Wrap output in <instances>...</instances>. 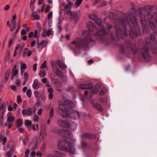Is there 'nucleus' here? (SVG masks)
Returning a JSON list of instances; mask_svg holds the SVG:
<instances>
[{"instance_id":"6e6552de","label":"nucleus","mask_w":157,"mask_h":157,"mask_svg":"<svg viewBox=\"0 0 157 157\" xmlns=\"http://www.w3.org/2000/svg\"><path fill=\"white\" fill-rule=\"evenodd\" d=\"M142 53L145 60L147 61L150 59L151 57L147 47H145L143 48Z\"/></svg>"},{"instance_id":"4be33fe9","label":"nucleus","mask_w":157,"mask_h":157,"mask_svg":"<svg viewBox=\"0 0 157 157\" xmlns=\"http://www.w3.org/2000/svg\"><path fill=\"white\" fill-rule=\"evenodd\" d=\"M53 90L52 88H50L49 89H48V92L49 93L48 95L49 98L50 100H51L53 98Z\"/></svg>"},{"instance_id":"5701e85b","label":"nucleus","mask_w":157,"mask_h":157,"mask_svg":"<svg viewBox=\"0 0 157 157\" xmlns=\"http://www.w3.org/2000/svg\"><path fill=\"white\" fill-rule=\"evenodd\" d=\"M32 16L34 20H37L40 19V16L38 15L37 12H33Z\"/></svg>"},{"instance_id":"4c0bfd02","label":"nucleus","mask_w":157,"mask_h":157,"mask_svg":"<svg viewBox=\"0 0 157 157\" xmlns=\"http://www.w3.org/2000/svg\"><path fill=\"white\" fill-rule=\"evenodd\" d=\"M89 17L90 19H92L93 20H94L95 21L97 18V17L96 15L94 14H91L89 15Z\"/></svg>"},{"instance_id":"2f4dec72","label":"nucleus","mask_w":157,"mask_h":157,"mask_svg":"<svg viewBox=\"0 0 157 157\" xmlns=\"http://www.w3.org/2000/svg\"><path fill=\"white\" fill-rule=\"evenodd\" d=\"M18 73V71L17 70H12V77L11 79H13L14 78V77L17 75Z\"/></svg>"},{"instance_id":"412c9836","label":"nucleus","mask_w":157,"mask_h":157,"mask_svg":"<svg viewBox=\"0 0 157 157\" xmlns=\"http://www.w3.org/2000/svg\"><path fill=\"white\" fill-rule=\"evenodd\" d=\"M7 140L6 137H3L2 135V133H1L0 135V142H2L3 145H5Z\"/></svg>"},{"instance_id":"9b49d317","label":"nucleus","mask_w":157,"mask_h":157,"mask_svg":"<svg viewBox=\"0 0 157 157\" xmlns=\"http://www.w3.org/2000/svg\"><path fill=\"white\" fill-rule=\"evenodd\" d=\"M50 63L54 71L55 72L56 74L57 75H59L61 72L60 70L57 68L56 64L55 62L54 61H52Z\"/></svg>"},{"instance_id":"c9c22d12","label":"nucleus","mask_w":157,"mask_h":157,"mask_svg":"<svg viewBox=\"0 0 157 157\" xmlns=\"http://www.w3.org/2000/svg\"><path fill=\"white\" fill-rule=\"evenodd\" d=\"M58 66H59V67L60 68L63 69H64L67 67V66L65 64H63V63H61L60 62H59L58 63Z\"/></svg>"},{"instance_id":"7c9ffc66","label":"nucleus","mask_w":157,"mask_h":157,"mask_svg":"<svg viewBox=\"0 0 157 157\" xmlns=\"http://www.w3.org/2000/svg\"><path fill=\"white\" fill-rule=\"evenodd\" d=\"M82 35L84 36H86V38H89L90 36L89 32L86 31H84L83 32Z\"/></svg>"},{"instance_id":"49530a36","label":"nucleus","mask_w":157,"mask_h":157,"mask_svg":"<svg viewBox=\"0 0 157 157\" xmlns=\"http://www.w3.org/2000/svg\"><path fill=\"white\" fill-rule=\"evenodd\" d=\"M43 109L42 108H39L37 109V114L38 115L40 116L42 114Z\"/></svg>"},{"instance_id":"4468645a","label":"nucleus","mask_w":157,"mask_h":157,"mask_svg":"<svg viewBox=\"0 0 157 157\" xmlns=\"http://www.w3.org/2000/svg\"><path fill=\"white\" fill-rule=\"evenodd\" d=\"M33 113V109L29 107L27 109H24L22 111V114L24 115H27L28 116L31 115Z\"/></svg>"},{"instance_id":"79ce46f5","label":"nucleus","mask_w":157,"mask_h":157,"mask_svg":"<svg viewBox=\"0 0 157 157\" xmlns=\"http://www.w3.org/2000/svg\"><path fill=\"white\" fill-rule=\"evenodd\" d=\"M26 94L28 98H30L32 95V92L31 90L30 89H28L26 92Z\"/></svg>"},{"instance_id":"c03bdc74","label":"nucleus","mask_w":157,"mask_h":157,"mask_svg":"<svg viewBox=\"0 0 157 157\" xmlns=\"http://www.w3.org/2000/svg\"><path fill=\"white\" fill-rule=\"evenodd\" d=\"M46 63L47 61L46 60H45L44 63H42L41 65L40 66V68L43 69L45 67L47 66Z\"/></svg>"},{"instance_id":"7ed1b4c3","label":"nucleus","mask_w":157,"mask_h":157,"mask_svg":"<svg viewBox=\"0 0 157 157\" xmlns=\"http://www.w3.org/2000/svg\"><path fill=\"white\" fill-rule=\"evenodd\" d=\"M58 147L61 150H67L70 155L74 154L75 153L76 149L74 148V145L71 143L67 142L64 139L59 141Z\"/></svg>"},{"instance_id":"603ef678","label":"nucleus","mask_w":157,"mask_h":157,"mask_svg":"<svg viewBox=\"0 0 157 157\" xmlns=\"http://www.w3.org/2000/svg\"><path fill=\"white\" fill-rule=\"evenodd\" d=\"M53 34L52 31L51 29H48L47 32V36H49L50 35H52Z\"/></svg>"},{"instance_id":"774afa93","label":"nucleus","mask_w":157,"mask_h":157,"mask_svg":"<svg viewBox=\"0 0 157 157\" xmlns=\"http://www.w3.org/2000/svg\"><path fill=\"white\" fill-rule=\"evenodd\" d=\"M107 3L105 1H103L102 2L100 3V6L102 7L106 5Z\"/></svg>"},{"instance_id":"4d7b16f0","label":"nucleus","mask_w":157,"mask_h":157,"mask_svg":"<svg viewBox=\"0 0 157 157\" xmlns=\"http://www.w3.org/2000/svg\"><path fill=\"white\" fill-rule=\"evenodd\" d=\"M36 25L38 28V30L40 31L41 29V25L39 22H36Z\"/></svg>"},{"instance_id":"6e6d98bb","label":"nucleus","mask_w":157,"mask_h":157,"mask_svg":"<svg viewBox=\"0 0 157 157\" xmlns=\"http://www.w3.org/2000/svg\"><path fill=\"white\" fill-rule=\"evenodd\" d=\"M24 80H28V74L27 72H25L24 73Z\"/></svg>"},{"instance_id":"bb28decb","label":"nucleus","mask_w":157,"mask_h":157,"mask_svg":"<svg viewBox=\"0 0 157 157\" xmlns=\"http://www.w3.org/2000/svg\"><path fill=\"white\" fill-rule=\"evenodd\" d=\"M54 154L56 157H64V155L59 152L58 151H55L54 152Z\"/></svg>"},{"instance_id":"338daca9","label":"nucleus","mask_w":157,"mask_h":157,"mask_svg":"<svg viewBox=\"0 0 157 157\" xmlns=\"http://www.w3.org/2000/svg\"><path fill=\"white\" fill-rule=\"evenodd\" d=\"M81 147L82 148H84L87 147V144L85 143L82 142L81 143Z\"/></svg>"},{"instance_id":"3c124183","label":"nucleus","mask_w":157,"mask_h":157,"mask_svg":"<svg viewBox=\"0 0 157 157\" xmlns=\"http://www.w3.org/2000/svg\"><path fill=\"white\" fill-rule=\"evenodd\" d=\"M25 124L26 126H30L31 125L32 122L29 120H26L25 122Z\"/></svg>"},{"instance_id":"37998d69","label":"nucleus","mask_w":157,"mask_h":157,"mask_svg":"<svg viewBox=\"0 0 157 157\" xmlns=\"http://www.w3.org/2000/svg\"><path fill=\"white\" fill-rule=\"evenodd\" d=\"M54 114V110L53 108H52L50 110V113H49V118H51L53 116Z\"/></svg>"},{"instance_id":"cd10ccee","label":"nucleus","mask_w":157,"mask_h":157,"mask_svg":"<svg viewBox=\"0 0 157 157\" xmlns=\"http://www.w3.org/2000/svg\"><path fill=\"white\" fill-rule=\"evenodd\" d=\"M10 73V70H7L6 71L5 74V81L6 82L8 80Z\"/></svg>"},{"instance_id":"c756f323","label":"nucleus","mask_w":157,"mask_h":157,"mask_svg":"<svg viewBox=\"0 0 157 157\" xmlns=\"http://www.w3.org/2000/svg\"><path fill=\"white\" fill-rule=\"evenodd\" d=\"M37 147V144L36 142L32 143L30 145L31 149L33 150L36 149Z\"/></svg>"},{"instance_id":"ddd939ff","label":"nucleus","mask_w":157,"mask_h":157,"mask_svg":"<svg viewBox=\"0 0 157 157\" xmlns=\"http://www.w3.org/2000/svg\"><path fill=\"white\" fill-rule=\"evenodd\" d=\"M57 124L60 126L65 128L68 127V123L67 121L62 120H59L57 121Z\"/></svg>"},{"instance_id":"5fc2aeb1","label":"nucleus","mask_w":157,"mask_h":157,"mask_svg":"<svg viewBox=\"0 0 157 157\" xmlns=\"http://www.w3.org/2000/svg\"><path fill=\"white\" fill-rule=\"evenodd\" d=\"M40 94V93L37 91H35L34 92V95L36 98H38L39 97Z\"/></svg>"},{"instance_id":"0eeeda50","label":"nucleus","mask_w":157,"mask_h":157,"mask_svg":"<svg viewBox=\"0 0 157 157\" xmlns=\"http://www.w3.org/2000/svg\"><path fill=\"white\" fill-rule=\"evenodd\" d=\"M59 134L62 137L67 138H71L72 136V134L70 131L64 129L59 130Z\"/></svg>"},{"instance_id":"e433bc0d","label":"nucleus","mask_w":157,"mask_h":157,"mask_svg":"<svg viewBox=\"0 0 157 157\" xmlns=\"http://www.w3.org/2000/svg\"><path fill=\"white\" fill-rule=\"evenodd\" d=\"M39 76L41 78H43L45 77L46 75V72L45 71H40L39 74Z\"/></svg>"},{"instance_id":"e2e57ef3","label":"nucleus","mask_w":157,"mask_h":157,"mask_svg":"<svg viewBox=\"0 0 157 157\" xmlns=\"http://www.w3.org/2000/svg\"><path fill=\"white\" fill-rule=\"evenodd\" d=\"M10 30L11 31H12L14 30V29H15V25H10Z\"/></svg>"},{"instance_id":"473e14b6","label":"nucleus","mask_w":157,"mask_h":157,"mask_svg":"<svg viewBox=\"0 0 157 157\" xmlns=\"http://www.w3.org/2000/svg\"><path fill=\"white\" fill-rule=\"evenodd\" d=\"M82 2V0H76L75 2V5L76 7H78Z\"/></svg>"},{"instance_id":"1a4fd4ad","label":"nucleus","mask_w":157,"mask_h":157,"mask_svg":"<svg viewBox=\"0 0 157 157\" xmlns=\"http://www.w3.org/2000/svg\"><path fill=\"white\" fill-rule=\"evenodd\" d=\"M15 117L12 116V113L8 112L7 114V121L9 122L8 127L10 128L12 126V123L14 121Z\"/></svg>"},{"instance_id":"69168bd1","label":"nucleus","mask_w":157,"mask_h":157,"mask_svg":"<svg viewBox=\"0 0 157 157\" xmlns=\"http://www.w3.org/2000/svg\"><path fill=\"white\" fill-rule=\"evenodd\" d=\"M100 87V86L99 84H98L96 85L95 87L96 88V92H97L98 91Z\"/></svg>"},{"instance_id":"20e7f679","label":"nucleus","mask_w":157,"mask_h":157,"mask_svg":"<svg viewBox=\"0 0 157 157\" xmlns=\"http://www.w3.org/2000/svg\"><path fill=\"white\" fill-rule=\"evenodd\" d=\"M112 28V26L109 25L105 23H104L101 27V29L99 30L96 32L95 36H99V38L98 40H100L103 42L104 40V37H101V36L104 35H108V32L109 31L110 29Z\"/></svg>"},{"instance_id":"aec40b11","label":"nucleus","mask_w":157,"mask_h":157,"mask_svg":"<svg viewBox=\"0 0 157 157\" xmlns=\"http://www.w3.org/2000/svg\"><path fill=\"white\" fill-rule=\"evenodd\" d=\"M77 127V124L73 122L70 125L68 124V128L71 129L72 131H74L76 130Z\"/></svg>"},{"instance_id":"6ab92c4d","label":"nucleus","mask_w":157,"mask_h":157,"mask_svg":"<svg viewBox=\"0 0 157 157\" xmlns=\"http://www.w3.org/2000/svg\"><path fill=\"white\" fill-rule=\"evenodd\" d=\"M32 86L33 89L35 90L38 89L39 88L40 86L38 79H35L34 80Z\"/></svg>"},{"instance_id":"2eb2a0df","label":"nucleus","mask_w":157,"mask_h":157,"mask_svg":"<svg viewBox=\"0 0 157 157\" xmlns=\"http://www.w3.org/2000/svg\"><path fill=\"white\" fill-rule=\"evenodd\" d=\"M48 43V41L46 40H42L40 43L37 42V48L39 49H42L46 46Z\"/></svg>"},{"instance_id":"b1692460","label":"nucleus","mask_w":157,"mask_h":157,"mask_svg":"<svg viewBox=\"0 0 157 157\" xmlns=\"http://www.w3.org/2000/svg\"><path fill=\"white\" fill-rule=\"evenodd\" d=\"M93 106L97 109L100 111H102L103 110V109L101 107V105L98 103L95 104H92Z\"/></svg>"},{"instance_id":"dca6fc26","label":"nucleus","mask_w":157,"mask_h":157,"mask_svg":"<svg viewBox=\"0 0 157 157\" xmlns=\"http://www.w3.org/2000/svg\"><path fill=\"white\" fill-rule=\"evenodd\" d=\"M37 101V104L38 106H41L44 103L45 98L44 95L41 94L40 95L38 98Z\"/></svg>"},{"instance_id":"f3484780","label":"nucleus","mask_w":157,"mask_h":157,"mask_svg":"<svg viewBox=\"0 0 157 157\" xmlns=\"http://www.w3.org/2000/svg\"><path fill=\"white\" fill-rule=\"evenodd\" d=\"M51 81L52 83L55 84V86L57 87H60L61 86V82L57 79L52 78Z\"/></svg>"},{"instance_id":"39448f33","label":"nucleus","mask_w":157,"mask_h":157,"mask_svg":"<svg viewBox=\"0 0 157 157\" xmlns=\"http://www.w3.org/2000/svg\"><path fill=\"white\" fill-rule=\"evenodd\" d=\"M146 12V11L145 10H144L143 11V13L141 14L140 13V12H139L140 14L139 15H137V16H139L140 17V20L141 21V24L142 25V29L143 31L144 32H146L147 33L149 31L148 28L146 26L147 22L146 21V16L145 14H143Z\"/></svg>"},{"instance_id":"58836bf2","label":"nucleus","mask_w":157,"mask_h":157,"mask_svg":"<svg viewBox=\"0 0 157 157\" xmlns=\"http://www.w3.org/2000/svg\"><path fill=\"white\" fill-rule=\"evenodd\" d=\"M149 25L151 29L152 30H155V26L153 22H149Z\"/></svg>"},{"instance_id":"f257e3e1","label":"nucleus","mask_w":157,"mask_h":157,"mask_svg":"<svg viewBox=\"0 0 157 157\" xmlns=\"http://www.w3.org/2000/svg\"><path fill=\"white\" fill-rule=\"evenodd\" d=\"M130 23H128V19H124V20L118 21V24L115 25V28L117 31L116 36L118 38H123L125 35H128V33L126 29V25H130L131 31L129 34L130 36L132 38H135L138 36L137 30L138 29L136 17L132 16L130 18Z\"/></svg>"},{"instance_id":"13d9d810","label":"nucleus","mask_w":157,"mask_h":157,"mask_svg":"<svg viewBox=\"0 0 157 157\" xmlns=\"http://www.w3.org/2000/svg\"><path fill=\"white\" fill-rule=\"evenodd\" d=\"M52 12L51 11L50 12L48 15V19L51 20L52 19Z\"/></svg>"},{"instance_id":"9d476101","label":"nucleus","mask_w":157,"mask_h":157,"mask_svg":"<svg viewBox=\"0 0 157 157\" xmlns=\"http://www.w3.org/2000/svg\"><path fill=\"white\" fill-rule=\"evenodd\" d=\"M85 40H82L80 38H77L72 41L71 44H74L76 47L79 48L82 45L84 44Z\"/></svg>"},{"instance_id":"f03ea898","label":"nucleus","mask_w":157,"mask_h":157,"mask_svg":"<svg viewBox=\"0 0 157 157\" xmlns=\"http://www.w3.org/2000/svg\"><path fill=\"white\" fill-rule=\"evenodd\" d=\"M66 102L67 101H65L63 103L61 101L59 102V109L62 112L61 113L62 116L66 118L70 116L72 118L75 119L79 118V114L78 112L77 111H72L70 115L68 113V109L66 108Z\"/></svg>"},{"instance_id":"680f3d73","label":"nucleus","mask_w":157,"mask_h":157,"mask_svg":"<svg viewBox=\"0 0 157 157\" xmlns=\"http://www.w3.org/2000/svg\"><path fill=\"white\" fill-rule=\"evenodd\" d=\"M4 114H1L0 115V122L1 124H2L3 123V121L4 120Z\"/></svg>"},{"instance_id":"de8ad7c7","label":"nucleus","mask_w":157,"mask_h":157,"mask_svg":"<svg viewBox=\"0 0 157 157\" xmlns=\"http://www.w3.org/2000/svg\"><path fill=\"white\" fill-rule=\"evenodd\" d=\"M28 141L29 139L28 137L25 138L23 140V142L24 145H26L28 143Z\"/></svg>"},{"instance_id":"393cba45","label":"nucleus","mask_w":157,"mask_h":157,"mask_svg":"<svg viewBox=\"0 0 157 157\" xmlns=\"http://www.w3.org/2000/svg\"><path fill=\"white\" fill-rule=\"evenodd\" d=\"M22 120L18 119L16 121L15 125L17 128L20 127L22 125Z\"/></svg>"},{"instance_id":"a878e982","label":"nucleus","mask_w":157,"mask_h":157,"mask_svg":"<svg viewBox=\"0 0 157 157\" xmlns=\"http://www.w3.org/2000/svg\"><path fill=\"white\" fill-rule=\"evenodd\" d=\"M13 154V151L12 149L10 148L9 151H8L6 154V156L7 157H11Z\"/></svg>"},{"instance_id":"a211bd4d","label":"nucleus","mask_w":157,"mask_h":157,"mask_svg":"<svg viewBox=\"0 0 157 157\" xmlns=\"http://www.w3.org/2000/svg\"><path fill=\"white\" fill-rule=\"evenodd\" d=\"M81 137L83 139H92L94 137V136L90 133H83L81 135Z\"/></svg>"},{"instance_id":"72a5a7b5","label":"nucleus","mask_w":157,"mask_h":157,"mask_svg":"<svg viewBox=\"0 0 157 157\" xmlns=\"http://www.w3.org/2000/svg\"><path fill=\"white\" fill-rule=\"evenodd\" d=\"M21 25V22L20 20H19L18 21L17 23V26H18V28L17 29L15 33L13 35V36L14 37L15 36L16 33L18 32L19 30L20 29V26Z\"/></svg>"},{"instance_id":"bf43d9fd","label":"nucleus","mask_w":157,"mask_h":157,"mask_svg":"<svg viewBox=\"0 0 157 157\" xmlns=\"http://www.w3.org/2000/svg\"><path fill=\"white\" fill-rule=\"evenodd\" d=\"M17 101L18 103H20L22 102V100L21 99V96L19 95L17 96Z\"/></svg>"},{"instance_id":"0e129e2a","label":"nucleus","mask_w":157,"mask_h":157,"mask_svg":"<svg viewBox=\"0 0 157 157\" xmlns=\"http://www.w3.org/2000/svg\"><path fill=\"white\" fill-rule=\"evenodd\" d=\"M21 83V81L20 79H18L16 80V84L17 86H19Z\"/></svg>"},{"instance_id":"ea45409f","label":"nucleus","mask_w":157,"mask_h":157,"mask_svg":"<svg viewBox=\"0 0 157 157\" xmlns=\"http://www.w3.org/2000/svg\"><path fill=\"white\" fill-rule=\"evenodd\" d=\"M90 24V23L89 24H87V27L89 29V30L90 31L92 32L93 30L94 27L92 25Z\"/></svg>"},{"instance_id":"f8f14e48","label":"nucleus","mask_w":157,"mask_h":157,"mask_svg":"<svg viewBox=\"0 0 157 157\" xmlns=\"http://www.w3.org/2000/svg\"><path fill=\"white\" fill-rule=\"evenodd\" d=\"M93 86L92 82L86 84H80L78 85V87L81 89H89L91 88Z\"/></svg>"},{"instance_id":"f704fd0d","label":"nucleus","mask_w":157,"mask_h":157,"mask_svg":"<svg viewBox=\"0 0 157 157\" xmlns=\"http://www.w3.org/2000/svg\"><path fill=\"white\" fill-rule=\"evenodd\" d=\"M107 89L106 88L104 87L102 88L101 90L99 93L100 95H103L107 92Z\"/></svg>"},{"instance_id":"864d4df0","label":"nucleus","mask_w":157,"mask_h":157,"mask_svg":"<svg viewBox=\"0 0 157 157\" xmlns=\"http://www.w3.org/2000/svg\"><path fill=\"white\" fill-rule=\"evenodd\" d=\"M21 69H25L26 68V64L21 63Z\"/></svg>"},{"instance_id":"423d86ee","label":"nucleus","mask_w":157,"mask_h":157,"mask_svg":"<svg viewBox=\"0 0 157 157\" xmlns=\"http://www.w3.org/2000/svg\"><path fill=\"white\" fill-rule=\"evenodd\" d=\"M67 15L70 16L71 20L73 21L75 24L77 23L80 18L81 14L80 11L77 12H73L69 10L67 12Z\"/></svg>"},{"instance_id":"8fccbe9b","label":"nucleus","mask_w":157,"mask_h":157,"mask_svg":"<svg viewBox=\"0 0 157 157\" xmlns=\"http://www.w3.org/2000/svg\"><path fill=\"white\" fill-rule=\"evenodd\" d=\"M63 5L64 6V8L65 9L71 8L72 7V6H70L68 4H66L65 3H63Z\"/></svg>"},{"instance_id":"a19ab883","label":"nucleus","mask_w":157,"mask_h":157,"mask_svg":"<svg viewBox=\"0 0 157 157\" xmlns=\"http://www.w3.org/2000/svg\"><path fill=\"white\" fill-rule=\"evenodd\" d=\"M95 23L98 25H100L102 23V20L100 18H97L95 21Z\"/></svg>"},{"instance_id":"c85d7f7f","label":"nucleus","mask_w":157,"mask_h":157,"mask_svg":"<svg viewBox=\"0 0 157 157\" xmlns=\"http://www.w3.org/2000/svg\"><path fill=\"white\" fill-rule=\"evenodd\" d=\"M46 130L45 127L44 125H42L41 127L40 134L44 135L45 133Z\"/></svg>"},{"instance_id":"09e8293b","label":"nucleus","mask_w":157,"mask_h":157,"mask_svg":"<svg viewBox=\"0 0 157 157\" xmlns=\"http://www.w3.org/2000/svg\"><path fill=\"white\" fill-rule=\"evenodd\" d=\"M28 48H25L24 49V51H23V52L22 54V56L23 57H25L26 56V54H27V52H28Z\"/></svg>"},{"instance_id":"a18cd8bd","label":"nucleus","mask_w":157,"mask_h":157,"mask_svg":"<svg viewBox=\"0 0 157 157\" xmlns=\"http://www.w3.org/2000/svg\"><path fill=\"white\" fill-rule=\"evenodd\" d=\"M40 118L37 115H35L33 117V120L34 121H39Z\"/></svg>"},{"instance_id":"052dcab7","label":"nucleus","mask_w":157,"mask_h":157,"mask_svg":"<svg viewBox=\"0 0 157 157\" xmlns=\"http://www.w3.org/2000/svg\"><path fill=\"white\" fill-rule=\"evenodd\" d=\"M10 59V53L9 52H8L6 55L5 58V59L6 60H9Z\"/></svg>"}]
</instances>
